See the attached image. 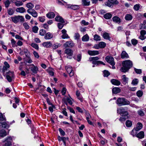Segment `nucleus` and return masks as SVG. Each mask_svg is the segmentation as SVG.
<instances>
[{"instance_id":"nucleus-1","label":"nucleus","mask_w":146,"mask_h":146,"mask_svg":"<svg viewBox=\"0 0 146 146\" xmlns=\"http://www.w3.org/2000/svg\"><path fill=\"white\" fill-rule=\"evenodd\" d=\"M122 67L120 69L121 72L125 73L127 72L133 66V63L131 60H128L123 61L122 63Z\"/></svg>"},{"instance_id":"nucleus-2","label":"nucleus","mask_w":146,"mask_h":146,"mask_svg":"<svg viewBox=\"0 0 146 146\" xmlns=\"http://www.w3.org/2000/svg\"><path fill=\"white\" fill-rule=\"evenodd\" d=\"M117 104L119 106L129 105L130 102L124 98H118L116 102Z\"/></svg>"},{"instance_id":"nucleus-3","label":"nucleus","mask_w":146,"mask_h":146,"mask_svg":"<svg viewBox=\"0 0 146 146\" xmlns=\"http://www.w3.org/2000/svg\"><path fill=\"white\" fill-rule=\"evenodd\" d=\"M12 21L15 23H17L20 22H23L24 18L22 16H15L11 17Z\"/></svg>"},{"instance_id":"nucleus-4","label":"nucleus","mask_w":146,"mask_h":146,"mask_svg":"<svg viewBox=\"0 0 146 146\" xmlns=\"http://www.w3.org/2000/svg\"><path fill=\"white\" fill-rule=\"evenodd\" d=\"M5 76L8 81L9 82H11L14 78V72L13 71H9L8 72L5 73Z\"/></svg>"},{"instance_id":"nucleus-5","label":"nucleus","mask_w":146,"mask_h":146,"mask_svg":"<svg viewBox=\"0 0 146 146\" xmlns=\"http://www.w3.org/2000/svg\"><path fill=\"white\" fill-rule=\"evenodd\" d=\"M13 137L8 136L7 137L3 142L5 143L4 146H11L13 142Z\"/></svg>"},{"instance_id":"nucleus-6","label":"nucleus","mask_w":146,"mask_h":146,"mask_svg":"<svg viewBox=\"0 0 146 146\" xmlns=\"http://www.w3.org/2000/svg\"><path fill=\"white\" fill-rule=\"evenodd\" d=\"M117 0H108L105 3L106 5L111 7H113L114 5H117L119 4Z\"/></svg>"},{"instance_id":"nucleus-7","label":"nucleus","mask_w":146,"mask_h":146,"mask_svg":"<svg viewBox=\"0 0 146 146\" xmlns=\"http://www.w3.org/2000/svg\"><path fill=\"white\" fill-rule=\"evenodd\" d=\"M106 61L111 65H114L115 63L114 61L113 58L111 56H107L106 58Z\"/></svg>"},{"instance_id":"nucleus-8","label":"nucleus","mask_w":146,"mask_h":146,"mask_svg":"<svg viewBox=\"0 0 146 146\" xmlns=\"http://www.w3.org/2000/svg\"><path fill=\"white\" fill-rule=\"evenodd\" d=\"M27 12L35 18L37 17L38 16V13L34 9H28Z\"/></svg>"},{"instance_id":"nucleus-9","label":"nucleus","mask_w":146,"mask_h":146,"mask_svg":"<svg viewBox=\"0 0 146 146\" xmlns=\"http://www.w3.org/2000/svg\"><path fill=\"white\" fill-rule=\"evenodd\" d=\"M65 68L68 73H69L70 76L71 77L74 75V72L71 66H66Z\"/></svg>"},{"instance_id":"nucleus-10","label":"nucleus","mask_w":146,"mask_h":146,"mask_svg":"<svg viewBox=\"0 0 146 146\" xmlns=\"http://www.w3.org/2000/svg\"><path fill=\"white\" fill-rule=\"evenodd\" d=\"M63 46L65 48L72 47L74 46V44L72 40L66 42L64 44Z\"/></svg>"},{"instance_id":"nucleus-11","label":"nucleus","mask_w":146,"mask_h":146,"mask_svg":"<svg viewBox=\"0 0 146 146\" xmlns=\"http://www.w3.org/2000/svg\"><path fill=\"white\" fill-rule=\"evenodd\" d=\"M66 7L68 8H70L74 10H76L79 8V6L77 5H71L70 4L66 5Z\"/></svg>"},{"instance_id":"nucleus-12","label":"nucleus","mask_w":146,"mask_h":146,"mask_svg":"<svg viewBox=\"0 0 146 146\" xmlns=\"http://www.w3.org/2000/svg\"><path fill=\"white\" fill-rule=\"evenodd\" d=\"M61 32L63 34L61 36L62 38V39L69 38H70V37L66 33L67 31L65 29H63L62 30Z\"/></svg>"},{"instance_id":"nucleus-13","label":"nucleus","mask_w":146,"mask_h":146,"mask_svg":"<svg viewBox=\"0 0 146 146\" xmlns=\"http://www.w3.org/2000/svg\"><path fill=\"white\" fill-rule=\"evenodd\" d=\"M112 19L114 22L119 23L121 22V19L117 16H115L112 18Z\"/></svg>"},{"instance_id":"nucleus-14","label":"nucleus","mask_w":146,"mask_h":146,"mask_svg":"<svg viewBox=\"0 0 146 146\" xmlns=\"http://www.w3.org/2000/svg\"><path fill=\"white\" fill-rule=\"evenodd\" d=\"M102 36L104 39L110 40V34L109 33L107 32H105L102 34Z\"/></svg>"},{"instance_id":"nucleus-15","label":"nucleus","mask_w":146,"mask_h":146,"mask_svg":"<svg viewBox=\"0 0 146 146\" xmlns=\"http://www.w3.org/2000/svg\"><path fill=\"white\" fill-rule=\"evenodd\" d=\"M42 45L44 46L46 48L50 47L52 45V44L50 41L44 42Z\"/></svg>"},{"instance_id":"nucleus-16","label":"nucleus","mask_w":146,"mask_h":146,"mask_svg":"<svg viewBox=\"0 0 146 146\" xmlns=\"http://www.w3.org/2000/svg\"><path fill=\"white\" fill-rule=\"evenodd\" d=\"M53 36V35L52 33L48 32L45 35L44 38L46 40H48L52 38Z\"/></svg>"},{"instance_id":"nucleus-17","label":"nucleus","mask_w":146,"mask_h":146,"mask_svg":"<svg viewBox=\"0 0 146 146\" xmlns=\"http://www.w3.org/2000/svg\"><path fill=\"white\" fill-rule=\"evenodd\" d=\"M111 83L114 85L119 86L120 84V82L118 80L115 79H112L111 80Z\"/></svg>"},{"instance_id":"nucleus-18","label":"nucleus","mask_w":146,"mask_h":146,"mask_svg":"<svg viewBox=\"0 0 146 146\" xmlns=\"http://www.w3.org/2000/svg\"><path fill=\"white\" fill-rule=\"evenodd\" d=\"M121 57L123 59L127 58H129V56L125 51H123L121 54Z\"/></svg>"},{"instance_id":"nucleus-19","label":"nucleus","mask_w":146,"mask_h":146,"mask_svg":"<svg viewBox=\"0 0 146 146\" xmlns=\"http://www.w3.org/2000/svg\"><path fill=\"white\" fill-rule=\"evenodd\" d=\"M65 53L69 56H72L73 54V51L71 49L67 48L65 50Z\"/></svg>"},{"instance_id":"nucleus-20","label":"nucleus","mask_w":146,"mask_h":146,"mask_svg":"<svg viewBox=\"0 0 146 146\" xmlns=\"http://www.w3.org/2000/svg\"><path fill=\"white\" fill-rule=\"evenodd\" d=\"M8 135V133H7L6 131L4 129H2L0 130V136L1 137H4Z\"/></svg>"},{"instance_id":"nucleus-21","label":"nucleus","mask_w":146,"mask_h":146,"mask_svg":"<svg viewBox=\"0 0 146 146\" xmlns=\"http://www.w3.org/2000/svg\"><path fill=\"white\" fill-rule=\"evenodd\" d=\"M127 108L125 107V108L120 107L117 109V112L120 114H122V112L126 110L127 109Z\"/></svg>"},{"instance_id":"nucleus-22","label":"nucleus","mask_w":146,"mask_h":146,"mask_svg":"<svg viewBox=\"0 0 146 146\" xmlns=\"http://www.w3.org/2000/svg\"><path fill=\"white\" fill-rule=\"evenodd\" d=\"M55 20L57 22H60L62 23H64V19L62 17L59 16H57L56 17Z\"/></svg>"},{"instance_id":"nucleus-23","label":"nucleus","mask_w":146,"mask_h":146,"mask_svg":"<svg viewBox=\"0 0 146 146\" xmlns=\"http://www.w3.org/2000/svg\"><path fill=\"white\" fill-rule=\"evenodd\" d=\"M47 71L49 74L51 76L54 75V70L53 69L50 67H49L47 69Z\"/></svg>"},{"instance_id":"nucleus-24","label":"nucleus","mask_w":146,"mask_h":146,"mask_svg":"<svg viewBox=\"0 0 146 146\" xmlns=\"http://www.w3.org/2000/svg\"><path fill=\"white\" fill-rule=\"evenodd\" d=\"M112 91L113 94H117L120 92L121 90L119 88L115 87L112 89Z\"/></svg>"},{"instance_id":"nucleus-25","label":"nucleus","mask_w":146,"mask_h":146,"mask_svg":"<svg viewBox=\"0 0 146 146\" xmlns=\"http://www.w3.org/2000/svg\"><path fill=\"white\" fill-rule=\"evenodd\" d=\"M88 53L90 55L92 56L96 55L99 54L98 51H92L90 50L88 51Z\"/></svg>"},{"instance_id":"nucleus-26","label":"nucleus","mask_w":146,"mask_h":146,"mask_svg":"<svg viewBox=\"0 0 146 146\" xmlns=\"http://www.w3.org/2000/svg\"><path fill=\"white\" fill-rule=\"evenodd\" d=\"M16 11L17 12L21 13H24L25 11V9L23 7L17 8L16 9Z\"/></svg>"},{"instance_id":"nucleus-27","label":"nucleus","mask_w":146,"mask_h":146,"mask_svg":"<svg viewBox=\"0 0 146 146\" xmlns=\"http://www.w3.org/2000/svg\"><path fill=\"white\" fill-rule=\"evenodd\" d=\"M123 82L124 84L126 85L127 83L128 78L126 77L125 75H123L122 76Z\"/></svg>"},{"instance_id":"nucleus-28","label":"nucleus","mask_w":146,"mask_h":146,"mask_svg":"<svg viewBox=\"0 0 146 146\" xmlns=\"http://www.w3.org/2000/svg\"><path fill=\"white\" fill-rule=\"evenodd\" d=\"M137 138L142 139L144 137V133L143 131H141L136 135V136Z\"/></svg>"},{"instance_id":"nucleus-29","label":"nucleus","mask_w":146,"mask_h":146,"mask_svg":"<svg viewBox=\"0 0 146 146\" xmlns=\"http://www.w3.org/2000/svg\"><path fill=\"white\" fill-rule=\"evenodd\" d=\"M46 16L49 19H52L55 16V14L53 12H50L47 14Z\"/></svg>"},{"instance_id":"nucleus-30","label":"nucleus","mask_w":146,"mask_h":146,"mask_svg":"<svg viewBox=\"0 0 146 146\" xmlns=\"http://www.w3.org/2000/svg\"><path fill=\"white\" fill-rule=\"evenodd\" d=\"M90 38L87 34L84 35L82 38V40L83 42H87L89 40Z\"/></svg>"},{"instance_id":"nucleus-31","label":"nucleus","mask_w":146,"mask_h":146,"mask_svg":"<svg viewBox=\"0 0 146 146\" xmlns=\"http://www.w3.org/2000/svg\"><path fill=\"white\" fill-rule=\"evenodd\" d=\"M112 16L111 14L110 13H108L104 14V18L106 19H110Z\"/></svg>"},{"instance_id":"nucleus-32","label":"nucleus","mask_w":146,"mask_h":146,"mask_svg":"<svg viewBox=\"0 0 146 146\" xmlns=\"http://www.w3.org/2000/svg\"><path fill=\"white\" fill-rule=\"evenodd\" d=\"M82 3L84 6H88L90 4V1L89 0H82Z\"/></svg>"},{"instance_id":"nucleus-33","label":"nucleus","mask_w":146,"mask_h":146,"mask_svg":"<svg viewBox=\"0 0 146 146\" xmlns=\"http://www.w3.org/2000/svg\"><path fill=\"white\" fill-rule=\"evenodd\" d=\"M92 63L94 64L99 65L100 64H102L105 65V64L102 62L100 61H96L94 60H92Z\"/></svg>"},{"instance_id":"nucleus-34","label":"nucleus","mask_w":146,"mask_h":146,"mask_svg":"<svg viewBox=\"0 0 146 146\" xmlns=\"http://www.w3.org/2000/svg\"><path fill=\"white\" fill-rule=\"evenodd\" d=\"M142 127V124L141 123L138 122L137 123L136 127L135 129L136 130L138 131L141 129Z\"/></svg>"},{"instance_id":"nucleus-35","label":"nucleus","mask_w":146,"mask_h":146,"mask_svg":"<svg viewBox=\"0 0 146 146\" xmlns=\"http://www.w3.org/2000/svg\"><path fill=\"white\" fill-rule=\"evenodd\" d=\"M31 70L32 72L35 74H36L38 70V68L37 66L34 67H31Z\"/></svg>"},{"instance_id":"nucleus-36","label":"nucleus","mask_w":146,"mask_h":146,"mask_svg":"<svg viewBox=\"0 0 146 146\" xmlns=\"http://www.w3.org/2000/svg\"><path fill=\"white\" fill-rule=\"evenodd\" d=\"M7 12L9 15H11L13 14L15 11L13 9L9 8L7 9Z\"/></svg>"},{"instance_id":"nucleus-37","label":"nucleus","mask_w":146,"mask_h":146,"mask_svg":"<svg viewBox=\"0 0 146 146\" xmlns=\"http://www.w3.org/2000/svg\"><path fill=\"white\" fill-rule=\"evenodd\" d=\"M106 43L104 42H99L98 44L99 47L101 48H105L106 47Z\"/></svg>"},{"instance_id":"nucleus-38","label":"nucleus","mask_w":146,"mask_h":146,"mask_svg":"<svg viewBox=\"0 0 146 146\" xmlns=\"http://www.w3.org/2000/svg\"><path fill=\"white\" fill-rule=\"evenodd\" d=\"M62 44L59 43H54L52 46V48L53 49H56L58 48V47L60 46Z\"/></svg>"},{"instance_id":"nucleus-39","label":"nucleus","mask_w":146,"mask_h":146,"mask_svg":"<svg viewBox=\"0 0 146 146\" xmlns=\"http://www.w3.org/2000/svg\"><path fill=\"white\" fill-rule=\"evenodd\" d=\"M0 124H1L3 127L5 128H8L9 126V125L5 122H0Z\"/></svg>"},{"instance_id":"nucleus-40","label":"nucleus","mask_w":146,"mask_h":146,"mask_svg":"<svg viewBox=\"0 0 146 146\" xmlns=\"http://www.w3.org/2000/svg\"><path fill=\"white\" fill-rule=\"evenodd\" d=\"M125 19L126 20H131L132 19V17L131 15L127 14L125 15Z\"/></svg>"},{"instance_id":"nucleus-41","label":"nucleus","mask_w":146,"mask_h":146,"mask_svg":"<svg viewBox=\"0 0 146 146\" xmlns=\"http://www.w3.org/2000/svg\"><path fill=\"white\" fill-rule=\"evenodd\" d=\"M137 131L136 129L135 128L133 129L130 133V134L132 135L133 137L136 136L137 133Z\"/></svg>"},{"instance_id":"nucleus-42","label":"nucleus","mask_w":146,"mask_h":146,"mask_svg":"<svg viewBox=\"0 0 146 146\" xmlns=\"http://www.w3.org/2000/svg\"><path fill=\"white\" fill-rule=\"evenodd\" d=\"M94 40L96 41L101 40V37L99 35L95 34L94 36Z\"/></svg>"},{"instance_id":"nucleus-43","label":"nucleus","mask_w":146,"mask_h":146,"mask_svg":"<svg viewBox=\"0 0 146 146\" xmlns=\"http://www.w3.org/2000/svg\"><path fill=\"white\" fill-rule=\"evenodd\" d=\"M15 5L17 7H19L23 5V3L22 1H17L14 3Z\"/></svg>"},{"instance_id":"nucleus-44","label":"nucleus","mask_w":146,"mask_h":146,"mask_svg":"<svg viewBox=\"0 0 146 146\" xmlns=\"http://www.w3.org/2000/svg\"><path fill=\"white\" fill-rule=\"evenodd\" d=\"M138 83V79L137 78H135L132 80L131 82V84L133 86H135L137 85Z\"/></svg>"},{"instance_id":"nucleus-45","label":"nucleus","mask_w":146,"mask_h":146,"mask_svg":"<svg viewBox=\"0 0 146 146\" xmlns=\"http://www.w3.org/2000/svg\"><path fill=\"white\" fill-rule=\"evenodd\" d=\"M27 7L29 8V9H32L34 7V5L31 3H29L27 4Z\"/></svg>"},{"instance_id":"nucleus-46","label":"nucleus","mask_w":146,"mask_h":146,"mask_svg":"<svg viewBox=\"0 0 146 146\" xmlns=\"http://www.w3.org/2000/svg\"><path fill=\"white\" fill-rule=\"evenodd\" d=\"M127 127H129L131 126L132 125V123L131 121L129 120H127L126 121L125 123Z\"/></svg>"},{"instance_id":"nucleus-47","label":"nucleus","mask_w":146,"mask_h":146,"mask_svg":"<svg viewBox=\"0 0 146 146\" xmlns=\"http://www.w3.org/2000/svg\"><path fill=\"white\" fill-rule=\"evenodd\" d=\"M31 46L33 47V48H34L38 50L39 48V47L38 45L35 43H31Z\"/></svg>"},{"instance_id":"nucleus-48","label":"nucleus","mask_w":146,"mask_h":146,"mask_svg":"<svg viewBox=\"0 0 146 146\" xmlns=\"http://www.w3.org/2000/svg\"><path fill=\"white\" fill-rule=\"evenodd\" d=\"M138 114L141 116H143L144 115V113L142 110H139L137 111Z\"/></svg>"},{"instance_id":"nucleus-49","label":"nucleus","mask_w":146,"mask_h":146,"mask_svg":"<svg viewBox=\"0 0 146 146\" xmlns=\"http://www.w3.org/2000/svg\"><path fill=\"white\" fill-rule=\"evenodd\" d=\"M136 94L139 97H141L143 95V92L141 90H139L137 92Z\"/></svg>"},{"instance_id":"nucleus-50","label":"nucleus","mask_w":146,"mask_h":146,"mask_svg":"<svg viewBox=\"0 0 146 146\" xmlns=\"http://www.w3.org/2000/svg\"><path fill=\"white\" fill-rule=\"evenodd\" d=\"M23 51L26 57H28L29 55L30 54V52L27 49L25 48L23 50Z\"/></svg>"},{"instance_id":"nucleus-51","label":"nucleus","mask_w":146,"mask_h":146,"mask_svg":"<svg viewBox=\"0 0 146 146\" xmlns=\"http://www.w3.org/2000/svg\"><path fill=\"white\" fill-rule=\"evenodd\" d=\"M66 101L70 105L72 104V99L71 97H67L66 99Z\"/></svg>"},{"instance_id":"nucleus-52","label":"nucleus","mask_w":146,"mask_h":146,"mask_svg":"<svg viewBox=\"0 0 146 146\" xmlns=\"http://www.w3.org/2000/svg\"><path fill=\"white\" fill-rule=\"evenodd\" d=\"M9 68H7V67L4 66H3V70H2V72H3V75L4 76H5V72Z\"/></svg>"},{"instance_id":"nucleus-53","label":"nucleus","mask_w":146,"mask_h":146,"mask_svg":"<svg viewBox=\"0 0 146 146\" xmlns=\"http://www.w3.org/2000/svg\"><path fill=\"white\" fill-rule=\"evenodd\" d=\"M80 35L78 33H76L74 34V38L75 40H78L80 38Z\"/></svg>"},{"instance_id":"nucleus-54","label":"nucleus","mask_w":146,"mask_h":146,"mask_svg":"<svg viewBox=\"0 0 146 146\" xmlns=\"http://www.w3.org/2000/svg\"><path fill=\"white\" fill-rule=\"evenodd\" d=\"M104 77H108L110 75V73L107 70H104Z\"/></svg>"},{"instance_id":"nucleus-55","label":"nucleus","mask_w":146,"mask_h":146,"mask_svg":"<svg viewBox=\"0 0 146 146\" xmlns=\"http://www.w3.org/2000/svg\"><path fill=\"white\" fill-rule=\"evenodd\" d=\"M38 29V27L36 26L32 28L33 31L35 33H37Z\"/></svg>"},{"instance_id":"nucleus-56","label":"nucleus","mask_w":146,"mask_h":146,"mask_svg":"<svg viewBox=\"0 0 146 146\" xmlns=\"http://www.w3.org/2000/svg\"><path fill=\"white\" fill-rule=\"evenodd\" d=\"M134 70L135 72L137 74H140L142 73V71L141 69H137L134 68Z\"/></svg>"},{"instance_id":"nucleus-57","label":"nucleus","mask_w":146,"mask_h":146,"mask_svg":"<svg viewBox=\"0 0 146 146\" xmlns=\"http://www.w3.org/2000/svg\"><path fill=\"white\" fill-rule=\"evenodd\" d=\"M6 119L5 117L3 115L2 113H0V122L5 121Z\"/></svg>"},{"instance_id":"nucleus-58","label":"nucleus","mask_w":146,"mask_h":146,"mask_svg":"<svg viewBox=\"0 0 146 146\" xmlns=\"http://www.w3.org/2000/svg\"><path fill=\"white\" fill-rule=\"evenodd\" d=\"M11 44L12 45V46L13 47H14L16 46V42L13 39H12L11 40Z\"/></svg>"},{"instance_id":"nucleus-59","label":"nucleus","mask_w":146,"mask_h":146,"mask_svg":"<svg viewBox=\"0 0 146 146\" xmlns=\"http://www.w3.org/2000/svg\"><path fill=\"white\" fill-rule=\"evenodd\" d=\"M99 59V58L97 56L95 57H91L89 58V60L90 61H92V60H94L97 61Z\"/></svg>"},{"instance_id":"nucleus-60","label":"nucleus","mask_w":146,"mask_h":146,"mask_svg":"<svg viewBox=\"0 0 146 146\" xmlns=\"http://www.w3.org/2000/svg\"><path fill=\"white\" fill-rule=\"evenodd\" d=\"M140 7L139 4H136L134 6L133 9L135 11H138Z\"/></svg>"},{"instance_id":"nucleus-61","label":"nucleus","mask_w":146,"mask_h":146,"mask_svg":"<svg viewBox=\"0 0 146 146\" xmlns=\"http://www.w3.org/2000/svg\"><path fill=\"white\" fill-rule=\"evenodd\" d=\"M46 33V31L43 29L40 30L39 31V34L41 36H44Z\"/></svg>"},{"instance_id":"nucleus-62","label":"nucleus","mask_w":146,"mask_h":146,"mask_svg":"<svg viewBox=\"0 0 146 146\" xmlns=\"http://www.w3.org/2000/svg\"><path fill=\"white\" fill-rule=\"evenodd\" d=\"M23 26L27 30L30 27L29 25L27 24V23H23Z\"/></svg>"},{"instance_id":"nucleus-63","label":"nucleus","mask_w":146,"mask_h":146,"mask_svg":"<svg viewBox=\"0 0 146 146\" xmlns=\"http://www.w3.org/2000/svg\"><path fill=\"white\" fill-rule=\"evenodd\" d=\"M132 44L134 45H136L137 43V41L135 39H133L131 40Z\"/></svg>"},{"instance_id":"nucleus-64","label":"nucleus","mask_w":146,"mask_h":146,"mask_svg":"<svg viewBox=\"0 0 146 146\" xmlns=\"http://www.w3.org/2000/svg\"><path fill=\"white\" fill-rule=\"evenodd\" d=\"M63 23H58V27L59 29H61L64 26Z\"/></svg>"}]
</instances>
